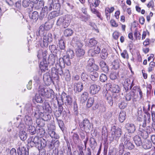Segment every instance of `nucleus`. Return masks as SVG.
I'll return each mask as SVG.
<instances>
[{
    "mask_svg": "<svg viewBox=\"0 0 155 155\" xmlns=\"http://www.w3.org/2000/svg\"><path fill=\"white\" fill-rule=\"evenodd\" d=\"M94 102V99L93 97H89L87 101L86 106L87 107L90 108L91 107Z\"/></svg>",
    "mask_w": 155,
    "mask_h": 155,
    "instance_id": "bf43d9fd",
    "label": "nucleus"
},
{
    "mask_svg": "<svg viewBox=\"0 0 155 155\" xmlns=\"http://www.w3.org/2000/svg\"><path fill=\"white\" fill-rule=\"evenodd\" d=\"M90 77L92 80L95 81H97L98 78V74L96 71H91L90 75Z\"/></svg>",
    "mask_w": 155,
    "mask_h": 155,
    "instance_id": "f704fd0d",
    "label": "nucleus"
},
{
    "mask_svg": "<svg viewBox=\"0 0 155 155\" xmlns=\"http://www.w3.org/2000/svg\"><path fill=\"white\" fill-rule=\"evenodd\" d=\"M47 127L48 133L51 138L56 139H58L59 138V135L54 131L55 130V126L54 121L48 124Z\"/></svg>",
    "mask_w": 155,
    "mask_h": 155,
    "instance_id": "20e7f679",
    "label": "nucleus"
},
{
    "mask_svg": "<svg viewBox=\"0 0 155 155\" xmlns=\"http://www.w3.org/2000/svg\"><path fill=\"white\" fill-rule=\"evenodd\" d=\"M131 81L130 79H126L125 80L124 85V88L126 92L128 91L129 89V85L130 84Z\"/></svg>",
    "mask_w": 155,
    "mask_h": 155,
    "instance_id": "ea45409f",
    "label": "nucleus"
},
{
    "mask_svg": "<svg viewBox=\"0 0 155 155\" xmlns=\"http://www.w3.org/2000/svg\"><path fill=\"white\" fill-rule=\"evenodd\" d=\"M58 59L57 55H49L47 61L48 66L53 65Z\"/></svg>",
    "mask_w": 155,
    "mask_h": 155,
    "instance_id": "a211bd4d",
    "label": "nucleus"
},
{
    "mask_svg": "<svg viewBox=\"0 0 155 155\" xmlns=\"http://www.w3.org/2000/svg\"><path fill=\"white\" fill-rule=\"evenodd\" d=\"M81 76L83 81L85 82L86 83L88 82L89 79V76L88 74H87V73L85 71H83L81 73Z\"/></svg>",
    "mask_w": 155,
    "mask_h": 155,
    "instance_id": "c9c22d12",
    "label": "nucleus"
},
{
    "mask_svg": "<svg viewBox=\"0 0 155 155\" xmlns=\"http://www.w3.org/2000/svg\"><path fill=\"white\" fill-rule=\"evenodd\" d=\"M49 49L52 53L51 55H57L59 51L55 45H50L49 47Z\"/></svg>",
    "mask_w": 155,
    "mask_h": 155,
    "instance_id": "a878e982",
    "label": "nucleus"
},
{
    "mask_svg": "<svg viewBox=\"0 0 155 155\" xmlns=\"http://www.w3.org/2000/svg\"><path fill=\"white\" fill-rule=\"evenodd\" d=\"M126 113L124 111L120 112L119 114V120L121 123H123L126 119Z\"/></svg>",
    "mask_w": 155,
    "mask_h": 155,
    "instance_id": "4c0bfd02",
    "label": "nucleus"
},
{
    "mask_svg": "<svg viewBox=\"0 0 155 155\" xmlns=\"http://www.w3.org/2000/svg\"><path fill=\"white\" fill-rule=\"evenodd\" d=\"M71 134H72L71 136V138L73 142L75 144L78 143L79 141V137L77 133H74L72 132Z\"/></svg>",
    "mask_w": 155,
    "mask_h": 155,
    "instance_id": "c756f323",
    "label": "nucleus"
},
{
    "mask_svg": "<svg viewBox=\"0 0 155 155\" xmlns=\"http://www.w3.org/2000/svg\"><path fill=\"white\" fill-rule=\"evenodd\" d=\"M48 140H46L44 138L40 139V142H39L40 145H39V147L38 148V150H40L43 148L45 147L47 144V142Z\"/></svg>",
    "mask_w": 155,
    "mask_h": 155,
    "instance_id": "72a5a7b5",
    "label": "nucleus"
},
{
    "mask_svg": "<svg viewBox=\"0 0 155 155\" xmlns=\"http://www.w3.org/2000/svg\"><path fill=\"white\" fill-rule=\"evenodd\" d=\"M108 55L107 50L105 48L101 50L100 55L101 58L104 59H106L107 58Z\"/></svg>",
    "mask_w": 155,
    "mask_h": 155,
    "instance_id": "5fc2aeb1",
    "label": "nucleus"
},
{
    "mask_svg": "<svg viewBox=\"0 0 155 155\" xmlns=\"http://www.w3.org/2000/svg\"><path fill=\"white\" fill-rule=\"evenodd\" d=\"M53 0H48L45 6L43 8V12L46 15L47 14L48 12L50 11L53 9Z\"/></svg>",
    "mask_w": 155,
    "mask_h": 155,
    "instance_id": "4468645a",
    "label": "nucleus"
},
{
    "mask_svg": "<svg viewBox=\"0 0 155 155\" xmlns=\"http://www.w3.org/2000/svg\"><path fill=\"white\" fill-rule=\"evenodd\" d=\"M139 134L142 137L145 139L147 138L148 137V133L145 130H139Z\"/></svg>",
    "mask_w": 155,
    "mask_h": 155,
    "instance_id": "3c124183",
    "label": "nucleus"
},
{
    "mask_svg": "<svg viewBox=\"0 0 155 155\" xmlns=\"http://www.w3.org/2000/svg\"><path fill=\"white\" fill-rule=\"evenodd\" d=\"M101 89V87L96 84L91 85L90 87V92L92 94H94L98 93Z\"/></svg>",
    "mask_w": 155,
    "mask_h": 155,
    "instance_id": "412c9836",
    "label": "nucleus"
},
{
    "mask_svg": "<svg viewBox=\"0 0 155 155\" xmlns=\"http://www.w3.org/2000/svg\"><path fill=\"white\" fill-rule=\"evenodd\" d=\"M90 146L92 149H94L97 145V143L96 142L95 139L93 137H91L90 138Z\"/></svg>",
    "mask_w": 155,
    "mask_h": 155,
    "instance_id": "c03bdc74",
    "label": "nucleus"
},
{
    "mask_svg": "<svg viewBox=\"0 0 155 155\" xmlns=\"http://www.w3.org/2000/svg\"><path fill=\"white\" fill-rule=\"evenodd\" d=\"M84 86L83 83L78 81L74 83V90L75 93L79 94L83 90Z\"/></svg>",
    "mask_w": 155,
    "mask_h": 155,
    "instance_id": "f8f14e48",
    "label": "nucleus"
},
{
    "mask_svg": "<svg viewBox=\"0 0 155 155\" xmlns=\"http://www.w3.org/2000/svg\"><path fill=\"white\" fill-rule=\"evenodd\" d=\"M57 119L60 128L62 130V131L63 132H64L65 131V127L63 121L61 120H58V119Z\"/></svg>",
    "mask_w": 155,
    "mask_h": 155,
    "instance_id": "e2e57ef3",
    "label": "nucleus"
},
{
    "mask_svg": "<svg viewBox=\"0 0 155 155\" xmlns=\"http://www.w3.org/2000/svg\"><path fill=\"white\" fill-rule=\"evenodd\" d=\"M36 133L40 135L41 137H43L45 133V130L42 127H39L37 130Z\"/></svg>",
    "mask_w": 155,
    "mask_h": 155,
    "instance_id": "680f3d73",
    "label": "nucleus"
},
{
    "mask_svg": "<svg viewBox=\"0 0 155 155\" xmlns=\"http://www.w3.org/2000/svg\"><path fill=\"white\" fill-rule=\"evenodd\" d=\"M36 122L39 127H44L45 125V121L41 117L37 118Z\"/></svg>",
    "mask_w": 155,
    "mask_h": 155,
    "instance_id": "37998d69",
    "label": "nucleus"
},
{
    "mask_svg": "<svg viewBox=\"0 0 155 155\" xmlns=\"http://www.w3.org/2000/svg\"><path fill=\"white\" fill-rule=\"evenodd\" d=\"M51 75L54 83L55 81H56V83L58 82L59 78V74L56 72L54 68H51Z\"/></svg>",
    "mask_w": 155,
    "mask_h": 155,
    "instance_id": "4be33fe9",
    "label": "nucleus"
},
{
    "mask_svg": "<svg viewBox=\"0 0 155 155\" xmlns=\"http://www.w3.org/2000/svg\"><path fill=\"white\" fill-rule=\"evenodd\" d=\"M18 135L21 139L23 141H25L27 138L28 135L25 131H19Z\"/></svg>",
    "mask_w": 155,
    "mask_h": 155,
    "instance_id": "58836bf2",
    "label": "nucleus"
},
{
    "mask_svg": "<svg viewBox=\"0 0 155 155\" xmlns=\"http://www.w3.org/2000/svg\"><path fill=\"white\" fill-rule=\"evenodd\" d=\"M52 25V23L50 22L48 20L46 22L44 26H45V31H48L51 28Z\"/></svg>",
    "mask_w": 155,
    "mask_h": 155,
    "instance_id": "0e129e2a",
    "label": "nucleus"
},
{
    "mask_svg": "<svg viewBox=\"0 0 155 155\" xmlns=\"http://www.w3.org/2000/svg\"><path fill=\"white\" fill-rule=\"evenodd\" d=\"M105 96L108 101V104L111 107L113 105V100L112 97L108 94H106Z\"/></svg>",
    "mask_w": 155,
    "mask_h": 155,
    "instance_id": "13d9d810",
    "label": "nucleus"
},
{
    "mask_svg": "<svg viewBox=\"0 0 155 155\" xmlns=\"http://www.w3.org/2000/svg\"><path fill=\"white\" fill-rule=\"evenodd\" d=\"M58 2L55 3L54 4L53 2V6L52 8L54 11H56L57 12V11H59L60 10L61 8V3H62L63 2V0H57Z\"/></svg>",
    "mask_w": 155,
    "mask_h": 155,
    "instance_id": "bb28decb",
    "label": "nucleus"
},
{
    "mask_svg": "<svg viewBox=\"0 0 155 155\" xmlns=\"http://www.w3.org/2000/svg\"><path fill=\"white\" fill-rule=\"evenodd\" d=\"M37 129L34 126L31 125L29 126L28 128V131L31 135H34L37 133Z\"/></svg>",
    "mask_w": 155,
    "mask_h": 155,
    "instance_id": "a19ab883",
    "label": "nucleus"
},
{
    "mask_svg": "<svg viewBox=\"0 0 155 155\" xmlns=\"http://www.w3.org/2000/svg\"><path fill=\"white\" fill-rule=\"evenodd\" d=\"M151 117L152 120V127L155 132V112L151 111Z\"/></svg>",
    "mask_w": 155,
    "mask_h": 155,
    "instance_id": "052dcab7",
    "label": "nucleus"
},
{
    "mask_svg": "<svg viewBox=\"0 0 155 155\" xmlns=\"http://www.w3.org/2000/svg\"><path fill=\"white\" fill-rule=\"evenodd\" d=\"M44 2L43 0H40L38 1L33 2V4L31 5V8H29L30 11H33V8L35 10H39L42 9L43 11V8H44Z\"/></svg>",
    "mask_w": 155,
    "mask_h": 155,
    "instance_id": "6e6552de",
    "label": "nucleus"
},
{
    "mask_svg": "<svg viewBox=\"0 0 155 155\" xmlns=\"http://www.w3.org/2000/svg\"><path fill=\"white\" fill-rule=\"evenodd\" d=\"M24 121L25 124L29 126L31 125L32 124V118L29 115H26L24 118Z\"/></svg>",
    "mask_w": 155,
    "mask_h": 155,
    "instance_id": "e433bc0d",
    "label": "nucleus"
},
{
    "mask_svg": "<svg viewBox=\"0 0 155 155\" xmlns=\"http://www.w3.org/2000/svg\"><path fill=\"white\" fill-rule=\"evenodd\" d=\"M59 15V13L56 11H54L50 13L48 15V19H51L54 18L55 17Z\"/></svg>",
    "mask_w": 155,
    "mask_h": 155,
    "instance_id": "603ef678",
    "label": "nucleus"
},
{
    "mask_svg": "<svg viewBox=\"0 0 155 155\" xmlns=\"http://www.w3.org/2000/svg\"><path fill=\"white\" fill-rule=\"evenodd\" d=\"M125 128L127 130L128 133H134L136 130L135 125L132 123H127L125 126Z\"/></svg>",
    "mask_w": 155,
    "mask_h": 155,
    "instance_id": "aec40b11",
    "label": "nucleus"
},
{
    "mask_svg": "<svg viewBox=\"0 0 155 155\" xmlns=\"http://www.w3.org/2000/svg\"><path fill=\"white\" fill-rule=\"evenodd\" d=\"M74 33L73 31L70 28H67L64 30V32L65 37H68L71 36Z\"/></svg>",
    "mask_w": 155,
    "mask_h": 155,
    "instance_id": "de8ad7c7",
    "label": "nucleus"
},
{
    "mask_svg": "<svg viewBox=\"0 0 155 155\" xmlns=\"http://www.w3.org/2000/svg\"><path fill=\"white\" fill-rule=\"evenodd\" d=\"M29 17L31 19H38L39 15L38 13L36 11L34 12L31 14H29Z\"/></svg>",
    "mask_w": 155,
    "mask_h": 155,
    "instance_id": "6e6d98bb",
    "label": "nucleus"
},
{
    "mask_svg": "<svg viewBox=\"0 0 155 155\" xmlns=\"http://www.w3.org/2000/svg\"><path fill=\"white\" fill-rule=\"evenodd\" d=\"M88 96V94L87 92L84 91L81 95V100L84 101H85L87 99Z\"/></svg>",
    "mask_w": 155,
    "mask_h": 155,
    "instance_id": "774afa93",
    "label": "nucleus"
},
{
    "mask_svg": "<svg viewBox=\"0 0 155 155\" xmlns=\"http://www.w3.org/2000/svg\"><path fill=\"white\" fill-rule=\"evenodd\" d=\"M97 43V41L94 38H92L89 40L87 45L88 47L91 48L95 46Z\"/></svg>",
    "mask_w": 155,
    "mask_h": 155,
    "instance_id": "49530a36",
    "label": "nucleus"
},
{
    "mask_svg": "<svg viewBox=\"0 0 155 155\" xmlns=\"http://www.w3.org/2000/svg\"><path fill=\"white\" fill-rule=\"evenodd\" d=\"M60 98L63 104H64L63 100L64 99L65 101L64 104L66 105L70 106L72 105L73 100L71 96L67 94L64 91H63L62 92Z\"/></svg>",
    "mask_w": 155,
    "mask_h": 155,
    "instance_id": "0eeeda50",
    "label": "nucleus"
},
{
    "mask_svg": "<svg viewBox=\"0 0 155 155\" xmlns=\"http://www.w3.org/2000/svg\"><path fill=\"white\" fill-rule=\"evenodd\" d=\"M135 93L133 91H131L130 92L127 94L125 96V99L127 101H129L132 100L133 103L136 101L135 96Z\"/></svg>",
    "mask_w": 155,
    "mask_h": 155,
    "instance_id": "2eb2a0df",
    "label": "nucleus"
},
{
    "mask_svg": "<svg viewBox=\"0 0 155 155\" xmlns=\"http://www.w3.org/2000/svg\"><path fill=\"white\" fill-rule=\"evenodd\" d=\"M40 139L38 136H32L28 140V143L29 146L31 147H35L38 149L40 145Z\"/></svg>",
    "mask_w": 155,
    "mask_h": 155,
    "instance_id": "39448f33",
    "label": "nucleus"
},
{
    "mask_svg": "<svg viewBox=\"0 0 155 155\" xmlns=\"http://www.w3.org/2000/svg\"><path fill=\"white\" fill-rule=\"evenodd\" d=\"M106 85L109 88L108 90L113 93L119 94L120 91L119 86L117 85L112 84L110 83H108L106 84Z\"/></svg>",
    "mask_w": 155,
    "mask_h": 155,
    "instance_id": "1a4fd4ad",
    "label": "nucleus"
},
{
    "mask_svg": "<svg viewBox=\"0 0 155 155\" xmlns=\"http://www.w3.org/2000/svg\"><path fill=\"white\" fill-rule=\"evenodd\" d=\"M63 75L64 76L65 79L66 81H70L71 80V76L68 70H65V72H64Z\"/></svg>",
    "mask_w": 155,
    "mask_h": 155,
    "instance_id": "864d4df0",
    "label": "nucleus"
},
{
    "mask_svg": "<svg viewBox=\"0 0 155 155\" xmlns=\"http://www.w3.org/2000/svg\"><path fill=\"white\" fill-rule=\"evenodd\" d=\"M17 153L18 155H28V149L24 147H19L17 149Z\"/></svg>",
    "mask_w": 155,
    "mask_h": 155,
    "instance_id": "5701e85b",
    "label": "nucleus"
},
{
    "mask_svg": "<svg viewBox=\"0 0 155 155\" xmlns=\"http://www.w3.org/2000/svg\"><path fill=\"white\" fill-rule=\"evenodd\" d=\"M112 97L113 101L114 102L117 103L120 102L122 99L120 94L118 93H113Z\"/></svg>",
    "mask_w": 155,
    "mask_h": 155,
    "instance_id": "473e14b6",
    "label": "nucleus"
},
{
    "mask_svg": "<svg viewBox=\"0 0 155 155\" xmlns=\"http://www.w3.org/2000/svg\"><path fill=\"white\" fill-rule=\"evenodd\" d=\"M41 95L38 92V93H36L35 97V101L38 103H42L44 101L41 97Z\"/></svg>",
    "mask_w": 155,
    "mask_h": 155,
    "instance_id": "79ce46f5",
    "label": "nucleus"
},
{
    "mask_svg": "<svg viewBox=\"0 0 155 155\" xmlns=\"http://www.w3.org/2000/svg\"><path fill=\"white\" fill-rule=\"evenodd\" d=\"M133 140L137 146H140L142 145L143 142L140 136L136 135L133 137Z\"/></svg>",
    "mask_w": 155,
    "mask_h": 155,
    "instance_id": "393cba45",
    "label": "nucleus"
},
{
    "mask_svg": "<svg viewBox=\"0 0 155 155\" xmlns=\"http://www.w3.org/2000/svg\"><path fill=\"white\" fill-rule=\"evenodd\" d=\"M76 55L78 60V61H79L83 58H84L85 51L82 49L76 48Z\"/></svg>",
    "mask_w": 155,
    "mask_h": 155,
    "instance_id": "f3484780",
    "label": "nucleus"
},
{
    "mask_svg": "<svg viewBox=\"0 0 155 155\" xmlns=\"http://www.w3.org/2000/svg\"><path fill=\"white\" fill-rule=\"evenodd\" d=\"M36 111L35 113V116L37 114L39 117H42L44 115V114L45 112L44 111V107L43 106H41L38 105L36 106Z\"/></svg>",
    "mask_w": 155,
    "mask_h": 155,
    "instance_id": "6ab92c4d",
    "label": "nucleus"
},
{
    "mask_svg": "<svg viewBox=\"0 0 155 155\" xmlns=\"http://www.w3.org/2000/svg\"><path fill=\"white\" fill-rule=\"evenodd\" d=\"M69 58L67 57L64 56L63 58L59 59V62H61V64H62L63 66H65V64H66L67 65H69L71 64Z\"/></svg>",
    "mask_w": 155,
    "mask_h": 155,
    "instance_id": "c85d7f7f",
    "label": "nucleus"
},
{
    "mask_svg": "<svg viewBox=\"0 0 155 155\" xmlns=\"http://www.w3.org/2000/svg\"><path fill=\"white\" fill-rule=\"evenodd\" d=\"M45 29L43 25H41L40 27L38 30L36 32V36L38 37H41L43 36Z\"/></svg>",
    "mask_w": 155,
    "mask_h": 155,
    "instance_id": "cd10ccee",
    "label": "nucleus"
},
{
    "mask_svg": "<svg viewBox=\"0 0 155 155\" xmlns=\"http://www.w3.org/2000/svg\"><path fill=\"white\" fill-rule=\"evenodd\" d=\"M43 40L40 44L42 48L47 47L48 45V43L51 42L53 40L52 36L51 33H48L47 35H43Z\"/></svg>",
    "mask_w": 155,
    "mask_h": 155,
    "instance_id": "423d86ee",
    "label": "nucleus"
},
{
    "mask_svg": "<svg viewBox=\"0 0 155 155\" xmlns=\"http://www.w3.org/2000/svg\"><path fill=\"white\" fill-rule=\"evenodd\" d=\"M118 73L116 72L112 71L110 74V78L112 80H114L117 79L118 76Z\"/></svg>",
    "mask_w": 155,
    "mask_h": 155,
    "instance_id": "338daca9",
    "label": "nucleus"
},
{
    "mask_svg": "<svg viewBox=\"0 0 155 155\" xmlns=\"http://www.w3.org/2000/svg\"><path fill=\"white\" fill-rule=\"evenodd\" d=\"M24 110L28 115H31L33 112L32 107L30 104H26L25 106Z\"/></svg>",
    "mask_w": 155,
    "mask_h": 155,
    "instance_id": "2f4dec72",
    "label": "nucleus"
},
{
    "mask_svg": "<svg viewBox=\"0 0 155 155\" xmlns=\"http://www.w3.org/2000/svg\"><path fill=\"white\" fill-rule=\"evenodd\" d=\"M47 51L46 50H39L38 52L37 57L39 59H42V61L40 62V67L43 71L48 70V64L46 60Z\"/></svg>",
    "mask_w": 155,
    "mask_h": 155,
    "instance_id": "f257e3e1",
    "label": "nucleus"
},
{
    "mask_svg": "<svg viewBox=\"0 0 155 155\" xmlns=\"http://www.w3.org/2000/svg\"><path fill=\"white\" fill-rule=\"evenodd\" d=\"M114 127L115 130L112 132V137L113 139L117 141L121 136V129L119 127L116 128V127L115 126H114Z\"/></svg>",
    "mask_w": 155,
    "mask_h": 155,
    "instance_id": "9b49d317",
    "label": "nucleus"
},
{
    "mask_svg": "<svg viewBox=\"0 0 155 155\" xmlns=\"http://www.w3.org/2000/svg\"><path fill=\"white\" fill-rule=\"evenodd\" d=\"M43 79L45 84L47 85H49L52 83L54 84L51 74L49 72H46L43 76Z\"/></svg>",
    "mask_w": 155,
    "mask_h": 155,
    "instance_id": "9d476101",
    "label": "nucleus"
},
{
    "mask_svg": "<svg viewBox=\"0 0 155 155\" xmlns=\"http://www.w3.org/2000/svg\"><path fill=\"white\" fill-rule=\"evenodd\" d=\"M78 124L82 131L86 133L89 132L91 129V124L90 121L87 119L85 118L82 121L79 120Z\"/></svg>",
    "mask_w": 155,
    "mask_h": 155,
    "instance_id": "7ed1b4c3",
    "label": "nucleus"
},
{
    "mask_svg": "<svg viewBox=\"0 0 155 155\" xmlns=\"http://www.w3.org/2000/svg\"><path fill=\"white\" fill-rule=\"evenodd\" d=\"M61 63L59 62V64L56 63L55 64V67L52 68H54L55 69L56 72L59 74L61 76H62L64 74V71L62 69V68L64 67V66H63L62 64H61Z\"/></svg>",
    "mask_w": 155,
    "mask_h": 155,
    "instance_id": "dca6fc26",
    "label": "nucleus"
},
{
    "mask_svg": "<svg viewBox=\"0 0 155 155\" xmlns=\"http://www.w3.org/2000/svg\"><path fill=\"white\" fill-rule=\"evenodd\" d=\"M38 90V92L39 93L41 96L44 98H52L53 100L56 97L53 91L51 89L39 87Z\"/></svg>",
    "mask_w": 155,
    "mask_h": 155,
    "instance_id": "f03ea898",
    "label": "nucleus"
},
{
    "mask_svg": "<svg viewBox=\"0 0 155 155\" xmlns=\"http://www.w3.org/2000/svg\"><path fill=\"white\" fill-rule=\"evenodd\" d=\"M99 65L103 71L107 74L109 71V67L105 61H102L99 63Z\"/></svg>",
    "mask_w": 155,
    "mask_h": 155,
    "instance_id": "b1692460",
    "label": "nucleus"
},
{
    "mask_svg": "<svg viewBox=\"0 0 155 155\" xmlns=\"http://www.w3.org/2000/svg\"><path fill=\"white\" fill-rule=\"evenodd\" d=\"M44 106V111H45L46 112H48L49 113H51L52 112V109L49 104L48 102H45Z\"/></svg>",
    "mask_w": 155,
    "mask_h": 155,
    "instance_id": "a18cd8bd",
    "label": "nucleus"
},
{
    "mask_svg": "<svg viewBox=\"0 0 155 155\" xmlns=\"http://www.w3.org/2000/svg\"><path fill=\"white\" fill-rule=\"evenodd\" d=\"M120 62L119 60L117 59L114 60L112 63V68L115 70L117 69L120 68Z\"/></svg>",
    "mask_w": 155,
    "mask_h": 155,
    "instance_id": "8fccbe9b",
    "label": "nucleus"
},
{
    "mask_svg": "<svg viewBox=\"0 0 155 155\" xmlns=\"http://www.w3.org/2000/svg\"><path fill=\"white\" fill-rule=\"evenodd\" d=\"M67 57L68 58L72 59L74 56V51L70 49H68L67 51Z\"/></svg>",
    "mask_w": 155,
    "mask_h": 155,
    "instance_id": "4d7b16f0",
    "label": "nucleus"
},
{
    "mask_svg": "<svg viewBox=\"0 0 155 155\" xmlns=\"http://www.w3.org/2000/svg\"><path fill=\"white\" fill-rule=\"evenodd\" d=\"M58 46L61 50H64L65 48V46L64 41L61 39L59 40Z\"/></svg>",
    "mask_w": 155,
    "mask_h": 155,
    "instance_id": "69168bd1",
    "label": "nucleus"
},
{
    "mask_svg": "<svg viewBox=\"0 0 155 155\" xmlns=\"http://www.w3.org/2000/svg\"><path fill=\"white\" fill-rule=\"evenodd\" d=\"M142 147L145 149H150L152 146V144L151 142L147 140L143 141L142 142Z\"/></svg>",
    "mask_w": 155,
    "mask_h": 155,
    "instance_id": "7c9ffc66",
    "label": "nucleus"
},
{
    "mask_svg": "<svg viewBox=\"0 0 155 155\" xmlns=\"http://www.w3.org/2000/svg\"><path fill=\"white\" fill-rule=\"evenodd\" d=\"M33 2L32 0H23L22 5L25 8L29 7L30 5H32L33 4Z\"/></svg>",
    "mask_w": 155,
    "mask_h": 155,
    "instance_id": "09e8293b",
    "label": "nucleus"
},
{
    "mask_svg": "<svg viewBox=\"0 0 155 155\" xmlns=\"http://www.w3.org/2000/svg\"><path fill=\"white\" fill-rule=\"evenodd\" d=\"M123 140L125 149L130 150L134 148L135 146L130 140L125 137H124Z\"/></svg>",
    "mask_w": 155,
    "mask_h": 155,
    "instance_id": "ddd939ff",
    "label": "nucleus"
}]
</instances>
